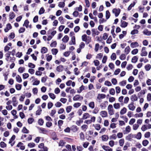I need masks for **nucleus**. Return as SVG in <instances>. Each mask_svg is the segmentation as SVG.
<instances>
[{
  "instance_id": "nucleus-30",
  "label": "nucleus",
  "mask_w": 151,
  "mask_h": 151,
  "mask_svg": "<svg viewBox=\"0 0 151 151\" xmlns=\"http://www.w3.org/2000/svg\"><path fill=\"white\" fill-rule=\"evenodd\" d=\"M93 126L96 130H99L101 129L100 125L99 124H96L95 125L93 124Z\"/></svg>"
},
{
  "instance_id": "nucleus-25",
  "label": "nucleus",
  "mask_w": 151,
  "mask_h": 151,
  "mask_svg": "<svg viewBox=\"0 0 151 151\" xmlns=\"http://www.w3.org/2000/svg\"><path fill=\"white\" fill-rule=\"evenodd\" d=\"M69 39V38L68 36L67 35H66L62 39V40L64 42H67L68 41Z\"/></svg>"
},
{
  "instance_id": "nucleus-16",
  "label": "nucleus",
  "mask_w": 151,
  "mask_h": 151,
  "mask_svg": "<svg viewBox=\"0 0 151 151\" xmlns=\"http://www.w3.org/2000/svg\"><path fill=\"white\" fill-rule=\"evenodd\" d=\"M131 47L132 48H134L138 47L139 46V44L137 42H132L131 44Z\"/></svg>"
},
{
  "instance_id": "nucleus-45",
  "label": "nucleus",
  "mask_w": 151,
  "mask_h": 151,
  "mask_svg": "<svg viewBox=\"0 0 151 151\" xmlns=\"http://www.w3.org/2000/svg\"><path fill=\"white\" fill-rule=\"evenodd\" d=\"M22 85L19 84H16L15 86V87L17 90H20L22 88Z\"/></svg>"
},
{
  "instance_id": "nucleus-17",
  "label": "nucleus",
  "mask_w": 151,
  "mask_h": 151,
  "mask_svg": "<svg viewBox=\"0 0 151 151\" xmlns=\"http://www.w3.org/2000/svg\"><path fill=\"white\" fill-rule=\"evenodd\" d=\"M91 31L93 35H98L99 33V32L96 29H92Z\"/></svg>"
},
{
  "instance_id": "nucleus-46",
  "label": "nucleus",
  "mask_w": 151,
  "mask_h": 151,
  "mask_svg": "<svg viewBox=\"0 0 151 151\" xmlns=\"http://www.w3.org/2000/svg\"><path fill=\"white\" fill-rule=\"evenodd\" d=\"M15 136L14 135H13L10 139L9 143V144H11L12 142L15 139Z\"/></svg>"
},
{
  "instance_id": "nucleus-35",
  "label": "nucleus",
  "mask_w": 151,
  "mask_h": 151,
  "mask_svg": "<svg viewBox=\"0 0 151 151\" xmlns=\"http://www.w3.org/2000/svg\"><path fill=\"white\" fill-rule=\"evenodd\" d=\"M80 139L82 140H84L85 139V136L84 133L81 132L80 134Z\"/></svg>"
},
{
  "instance_id": "nucleus-31",
  "label": "nucleus",
  "mask_w": 151,
  "mask_h": 151,
  "mask_svg": "<svg viewBox=\"0 0 151 151\" xmlns=\"http://www.w3.org/2000/svg\"><path fill=\"white\" fill-rule=\"evenodd\" d=\"M130 49L129 46H128L126 47L125 50L124 52L126 53V54L127 55L130 52Z\"/></svg>"
},
{
  "instance_id": "nucleus-52",
  "label": "nucleus",
  "mask_w": 151,
  "mask_h": 151,
  "mask_svg": "<svg viewBox=\"0 0 151 151\" xmlns=\"http://www.w3.org/2000/svg\"><path fill=\"white\" fill-rule=\"evenodd\" d=\"M116 56L114 53H113L111 56V60H114L116 59Z\"/></svg>"
},
{
  "instance_id": "nucleus-22",
  "label": "nucleus",
  "mask_w": 151,
  "mask_h": 151,
  "mask_svg": "<svg viewBox=\"0 0 151 151\" xmlns=\"http://www.w3.org/2000/svg\"><path fill=\"white\" fill-rule=\"evenodd\" d=\"M143 33L144 35L147 36H150L151 35V32L148 31L147 29L144 30L143 32Z\"/></svg>"
},
{
  "instance_id": "nucleus-47",
  "label": "nucleus",
  "mask_w": 151,
  "mask_h": 151,
  "mask_svg": "<svg viewBox=\"0 0 151 151\" xmlns=\"http://www.w3.org/2000/svg\"><path fill=\"white\" fill-rule=\"evenodd\" d=\"M149 143V142L147 140H145L143 141L142 144L144 146H146Z\"/></svg>"
},
{
  "instance_id": "nucleus-34",
  "label": "nucleus",
  "mask_w": 151,
  "mask_h": 151,
  "mask_svg": "<svg viewBox=\"0 0 151 151\" xmlns=\"http://www.w3.org/2000/svg\"><path fill=\"white\" fill-rule=\"evenodd\" d=\"M9 18L11 19H13L15 17L14 13L13 12H10L9 15Z\"/></svg>"
},
{
  "instance_id": "nucleus-12",
  "label": "nucleus",
  "mask_w": 151,
  "mask_h": 151,
  "mask_svg": "<svg viewBox=\"0 0 151 151\" xmlns=\"http://www.w3.org/2000/svg\"><path fill=\"white\" fill-rule=\"evenodd\" d=\"M69 43L70 45L72 44L75 45L76 44L75 37L74 36L72 37L71 40L69 42Z\"/></svg>"
},
{
  "instance_id": "nucleus-57",
  "label": "nucleus",
  "mask_w": 151,
  "mask_h": 151,
  "mask_svg": "<svg viewBox=\"0 0 151 151\" xmlns=\"http://www.w3.org/2000/svg\"><path fill=\"white\" fill-rule=\"evenodd\" d=\"M116 138V134H114L109 137L110 139H115Z\"/></svg>"
},
{
  "instance_id": "nucleus-43",
  "label": "nucleus",
  "mask_w": 151,
  "mask_h": 151,
  "mask_svg": "<svg viewBox=\"0 0 151 151\" xmlns=\"http://www.w3.org/2000/svg\"><path fill=\"white\" fill-rule=\"evenodd\" d=\"M72 109V106H68L66 108V111L67 113L70 112Z\"/></svg>"
},
{
  "instance_id": "nucleus-38",
  "label": "nucleus",
  "mask_w": 151,
  "mask_h": 151,
  "mask_svg": "<svg viewBox=\"0 0 151 151\" xmlns=\"http://www.w3.org/2000/svg\"><path fill=\"white\" fill-rule=\"evenodd\" d=\"M51 51L52 54L54 55H56L58 52V50L56 49H52Z\"/></svg>"
},
{
  "instance_id": "nucleus-15",
  "label": "nucleus",
  "mask_w": 151,
  "mask_h": 151,
  "mask_svg": "<svg viewBox=\"0 0 151 151\" xmlns=\"http://www.w3.org/2000/svg\"><path fill=\"white\" fill-rule=\"evenodd\" d=\"M128 24V23L125 22V21H123L122 20H121V26L123 28L126 27Z\"/></svg>"
},
{
  "instance_id": "nucleus-1",
  "label": "nucleus",
  "mask_w": 151,
  "mask_h": 151,
  "mask_svg": "<svg viewBox=\"0 0 151 151\" xmlns=\"http://www.w3.org/2000/svg\"><path fill=\"white\" fill-rule=\"evenodd\" d=\"M82 40L83 41L86 42V44H88L90 42H91V37L88 36L84 34L82 36Z\"/></svg>"
},
{
  "instance_id": "nucleus-26",
  "label": "nucleus",
  "mask_w": 151,
  "mask_h": 151,
  "mask_svg": "<svg viewBox=\"0 0 151 151\" xmlns=\"http://www.w3.org/2000/svg\"><path fill=\"white\" fill-rule=\"evenodd\" d=\"M102 140L104 141H107L109 137L107 135H104L102 136L101 137Z\"/></svg>"
},
{
  "instance_id": "nucleus-4",
  "label": "nucleus",
  "mask_w": 151,
  "mask_h": 151,
  "mask_svg": "<svg viewBox=\"0 0 151 151\" xmlns=\"http://www.w3.org/2000/svg\"><path fill=\"white\" fill-rule=\"evenodd\" d=\"M83 99V97L79 95H76L73 98V101H76L78 100H82Z\"/></svg>"
},
{
  "instance_id": "nucleus-63",
  "label": "nucleus",
  "mask_w": 151,
  "mask_h": 151,
  "mask_svg": "<svg viewBox=\"0 0 151 151\" xmlns=\"http://www.w3.org/2000/svg\"><path fill=\"white\" fill-rule=\"evenodd\" d=\"M44 123L43 120L42 119H40L38 121V123L40 125H42Z\"/></svg>"
},
{
  "instance_id": "nucleus-21",
  "label": "nucleus",
  "mask_w": 151,
  "mask_h": 151,
  "mask_svg": "<svg viewBox=\"0 0 151 151\" xmlns=\"http://www.w3.org/2000/svg\"><path fill=\"white\" fill-rule=\"evenodd\" d=\"M63 66L62 65H59L56 68V70L58 72H61L63 70Z\"/></svg>"
},
{
  "instance_id": "nucleus-33",
  "label": "nucleus",
  "mask_w": 151,
  "mask_h": 151,
  "mask_svg": "<svg viewBox=\"0 0 151 151\" xmlns=\"http://www.w3.org/2000/svg\"><path fill=\"white\" fill-rule=\"evenodd\" d=\"M124 142V139L123 138L121 139L119 141V143L120 146H122Z\"/></svg>"
},
{
  "instance_id": "nucleus-41",
  "label": "nucleus",
  "mask_w": 151,
  "mask_h": 151,
  "mask_svg": "<svg viewBox=\"0 0 151 151\" xmlns=\"http://www.w3.org/2000/svg\"><path fill=\"white\" fill-rule=\"evenodd\" d=\"M110 14L108 10H107L106 11V19H108L110 17Z\"/></svg>"
},
{
  "instance_id": "nucleus-60",
  "label": "nucleus",
  "mask_w": 151,
  "mask_h": 151,
  "mask_svg": "<svg viewBox=\"0 0 151 151\" xmlns=\"http://www.w3.org/2000/svg\"><path fill=\"white\" fill-rule=\"evenodd\" d=\"M151 68V65L150 64H148L145 66V69L147 71L150 70Z\"/></svg>"
},
{
  "instance_id": "nucleus-42",
  "label": "nucleus",
  "mask_w": 151,
  "mask_h": 151,
  "mask_svg": "<svg viewBox=\"0 0 151 151\" xmlns=\"http://www.w3.org/2000/svg\"><path fill=\"white\" fill-rule=\"evenodd\" d=\"M29 23V21L28 20H26L25 21L24 24H23V26H25L27 28L28 27Z\"/></svg>"
},
{
  "instance_id": "nucleus-40",
  "label": "nucleus",
  "mask_w": 151,
  "mask_h": 151,
  "mask_svg": "<svg viewBox=\"0 0 151 151\" xmlns=\"http://www.w3.org/2000/svg\"><path fill=\"white\" fill-rule=\"evenodd\" d=\"M39 129L42 132H41L42 133L44 134H45L47 132V131L46 130V129L44 128H40Z\"/></svg>"
},
{
  "instance_id": "nucleus-11",
  "label": "nucleus",
  "mask_w": 151,
  "mask_h": 151,
  "mask_svg": "<svg viewBox=\"0 0 151 151\" xmlns=\"http://www.w3.org/2000/svg\"><path fill=\"white\" fill-rule=\"evenodd\" d=\"M78 128L76 125H72L71 127V130L73 132H76L78 131Z\"/></svg>"
},
{
  "instance_id": "nucleus-5",
  "label": "nucleus",
  "mask_w": 151,
  "mask_h": 151,
  "mask_svg": "<svg viewBox=\"0 0 151 151\" xmlns=\"http://www.w3.org/2000/svg\"><path fill=\"white\" fill-rule=\"evenodd\" d=\"M120 12V9H114L112 10V12L113 13L115 14V16L116 17H117L119 14Z\"/></svg>"
},
{
  "instance_id": "nucleus-36",
  "label": "nucleus",
  "mask_w": 151,
  "mask_h": 151,
  "mask_svg": "<svg viewBox=\"0 0 151 151\" xmlns=\"http://www.w3.org/2000/svg\"><path fill=\"white\" fill-rule=\"evenodd\" d=\"M127 111V109L126 108L124 107L120 111V114L121 115L125 113Z\"/></svg>"
},
{
  "instance_id": "nucleus-29",
  "label": "nucleus",
  "mask_w": 151,
  "mask_h": 151,
  "mask_svg": "<svg viewBox=\"0 0 151 151\" xmlns=\"http://www.w3.org/2000/svg\"><path fill=\"white\" fill-rule=\"evenodd\" d=\"M16 79L17 81L19 83H21L22 81V80L21 77L19 75H17L16 76Z\"/></svg>"
},
{
  "instance_id": "nucleus-18",
  "label": "nucleus",
  "mask_w": 151,
  "mask_h": 151,
  "mask_svg": "<svg viewBox=\"0 0 151 151\" xmlns=\"http://www.w3.org/2000/svg\"><path fill=\"white\" fill-rule=\"evenodd\" d=\"M131 99L132 101H137V98L135 94H134L132 96Z\"/></svg>"
},
{
  "instance_id": "nucleus-10",
  "label": "nucleus",
  "mask_w": 151,
  "mask_h": 151,
  "mask_svg": "<svg viewBox=\"0 0 151 151\" xmlns=\"http://www.w3.org/2000/svg\"><path fill=\"white\" fill-rule=\"evenodd\" d=\"M102 148L106 151H112V149L110 148L109 146L103 145L102 146Z\"/></svg>"
},
{
  "instance_id": "nucleus-2",
  "label": "nucleus",
  "mask_w": 151,
  "mask_h": 151,
  "mask_svg": "<svg viewBox=\"0 0 151 151\" xmlns=\"http://www.w3.org/2000/svg\"><path fill=\"white\" fill-rule=\"evenodd\" d=\"M108 110L109 113L110 115H112L114 114V110L113 106L111 104H109L108 107Z\"/></svg>"
},
{
  "instance_id": "nucleus-55",
  "label": "nucleus",
  "mask_w": 151,
  "mask_h": 151,
  "mask_svg": "<svg viewBox=\"0 0 151 151\" xmlns=\"http://www.w3.org/2000/svg\"><path fill=\"white\" fill-rule=\"evenodd\" d=\"M58 6L60 7H63L65 6V3L64 2H60Z\"/></svg>"
},
{
  "instance_id": "nucleus-37",
  "label": "nucleus",
  "mask_w": 151,
  "mask_h": 151,
  "mask_svg": "<svg viewBox=\"0 0 151 151\" xmlns=\"http://www.w3.org/2000/svg\"><path fill=\"white\" fill-rule=\"evenodd\" d=\"M138 58L137 56L133 57L132 59V62L133 63H135L137 61Z\"/></svg>"
},
{
  "instance_id": "nucleus-56",
  "label": "nucleus",
  "mask_w": 151,
  "mask_h": 151,
  "mask_svg": "<svg viewBox=\"0 0 151 151\" xmlns=\"http://www.w3.org/2000/svg\"><path fill=\"white\" fill-rule=\"evenodd\" d=\"M138 49H135L132 50L131 52L132 54L133 55H135L137 54L138 52Z\"/></svg>"
},
{
  "instance_id": "nucleus-27",
  "label": "nucleus",
  "mask_w": 151,
  "mask_h": 151,
  "mask_svg": "<svg viewBox=\"0 0 151 151\" xmlns=\"http://www.w3.org/2000/svg\"><path fill=\"white\" fill-rule=\"evenodd\" d=\"M135 2H133V3H131L130 5L128 6L127 10L128 11H130L132 9V7H133L135 4Z\"/></svg>"
},
{
  "instance_id": "nucleus-50",
  "label": "nucleus",
  "mask_w": 151,
  "mask_h": 151,
  "mask_svg": "<svg viewBox=\"0 0 151 151\" xmlns=\"http://www.w3.org/2000/svg\"><path fill=\"white\" fill-rule=\"evenodd\" d=\"M22 132L24 133H28L29 132V131L25 127H24L22 130Z\"/></svg>"
},
{
  "instance_id": "nucleus-54",
  "label": "nucleus",
  "mask_w": 151,
  "mask_h": 151,
  "mask_svg": "<svg viewBox=\"0 0 151 151\" xmlns=\"http://www.w3.org/2000/svg\"><path fill=\"white\" fill-rule=\"evenodd\" d=\"M119 85L122 86H124L126 84V81H123L119 83Z\"/></svg>"
},
{
  "instance_id": "nucleus-58",
  "label": "nucleus",
  "mask_w": 151,
  "mask_h": 151,
  "mask_svg": "<svg viewBox=\"0 0 151 151\" xmlns=\"http://www.w3.org/2000/svg\"><path fill=\"white\" fill-rule=\"evenodd\" d=\"M143 114L142 113H139V114H136L134 116L135 117H142L143 116Z\"/></svg>"
},
{
  "instance_id": "nucleus-44",
  "label": "nucleus",
  "mask_w": 151,
  "mask_h": 151,
  "mask_svg": "<svg viewBox=\"0 0 151 151\" xmlns=\"http://www.w3.org/2000/svg\"><path fill=\"white\" fill-rule=\"evenodd\" d=\"M84 89V87L83 85H82L80 88L77 91V92L80 93H81L82 91Z\"/></svg>"
},
{
  "instance_id": "nucleus-28",
  "label": "nucleus",
  "mask_w": 151,
  "mask_h": 151,
  "mask_svg": "<svg viewBox=\"0 0 151 151\" xmlns=\"http://www.w3.org/2000/svg\"><path fill=\"white\" fill-rule=\"evenodd\" d=\"M47 51V48L46 47H43L41 49V52L42 54H44L46 53Z\"/></svg>"
},
{
  "instance_id": "nucleus-7",
  "label": "nucleus",
  "mask_w": 151,
  "mask_h": 151,
  "mask_svg": "<svg viewBox=\"0 0 151 151\" xmlns=\"http://www.w3.org/2000/svg\"><path fill=\"white\" fill-rule=\"evenodd\" d=\"M8 62L14 63L15 61V59L14 57H9L8 58L5 59Z\"/></svg>"
},
{
  "instance_id": "nucleus-3",
  "label": "nucleus",
  "mask_w": 151,
  "mask_h": 151,
  "mask_svg": "<svg viewBox=\"0 0 151 151\" xmlns=\"http://www.w3.org/2000/svg\"><path fill=\"white\" fill-rule=\"evenodd\" d=\"M134 137V135L132 134H130L126 137L125 139L126 140L129 141H131L132 140V139Z\"/></svg>"
},
{
  "instance_id": "nucleus-61",
  "label": "nucleus",
  "mask_w": 151,
  "mask_h": 151,
  "mask_svg": "<svg viewBox=\"0 0 151 151\" xmlns=\"http://www.w3.org/2000/svg\"><path fill=\"white\" fill-rule=\"evenodd\" d=\"M81 105V104L80 103L77 102L75 103L73 105V106L75 108H78Z\"/></svg>"
},
{
  "instance_id": "nucleus-19",
  "label": "nucleus",
  "mask_w": 151,
  "mask_h": 151,
  "mask_svg": "<svg viewBox=\"0 0 151 151\" xmlns=\"http://www.w3.org/2000/svg\"><path fill=\"white\" fill-rule=\"evenodd\" d=\"M90 117V115L88 113H85L83 115L82 118L83 119H87Z\"/></svg>"
},
{
  "instance_id": "nucleus-6",
  "label": "nucleus",
  "mask_w": 151,
  "mask_h": 151,
  "mask_svg": "<svg viewBox=\"0 0 151 151\" xmlns=\"http://www.w3.org/2000/svg\"><path fill=\"white\" fill-rule=\"evenodd\" d=\"M146 47H143L142 48L141 55L142 56H146L147 54V52L146 51Z\"/></svg>"
},
{
  "instance_id": "nucleus-51",
  "label": "nucleus",
  "mask_w": 151,
  "mask_h": 151,
  "mask_svg": "<svg viewBox=\"0 0 151 151\" xmlns=\"http://www.w3.org/2000/svg\"><path fill=\"white\" fill-rule=\"evenodd\" d=\"M35 144L33 142L29 143L28 144V146L30 148H32L35 147Z\"/></svg>"
},
{
  "instance_id": "nucleus-59",
  "label": "nucleus",
  "mask_w": 151,
  "mask_h": 151,
  "mask_svg": "<svg viewBox=\"0 0 151 151\" xmlns=\"http://www.w3.org/2000/svg\"><path fill=\"white\" fill-rule=\"evenodd\" d=\"M45 11V10L44 8L43 7H41L39 11V14H41L44 13Z\"/></svg>"
},
{
  "instance_id": "nucleus-13",
  "label": "nucleus",
  "mask_w": 151,
  "mask_h": 151,
  "mask_svg": "<svg viewBox=\"0 0 151 151\" xmlns=\"http://www.w3.org/2000/svg\"><path fill=\"white\" fill-rule=\"evenodd\" d=\"M106 95L103 94H99L97 97V99L100 100L101 99H104L106 97Z\"/></svg>"
},
{
  "instance_id": "nucleus-48",
  "label": "nucleus",
  "mask_w": 151,
  "mask_h": 151,
  "mask_svg": "<svg viewBox=\"0 0 151 151\" xmlns=\"http://www.w3.org/2000/svg\"><path fill=\"white\" fill-rule=\"evenodd\" d=\"M65 142L63 140H60L59 143V146H63L65 144Z\"/></svg>"
},
{
  "instance_id": "nucleus-9",
  "label": "nucleus",
  "mask_w": 151,
  "mask_h": 151,
  "mask_svg": "<svg viewBox=\"0 0 151 151\" xmlns=\"http://www.w3.org/2000/svg\"><path fill=\"white\" fill-rule=\"evenodd\" d=\"M133 104L134 103L132 102L128 105V107L129 110L134 111L135 109V107L134 105Z\"/></svg>"
},
{
  "instance_id": "nucleus-49",
  "label": "nucleus",
  "mask_w": 151,
  "mask_h": 151,
  "mask_svg": "<svg viewBox=\"0 0 151 151\" xmlns=\"http://www.w3.org/2000/svg\"><path fill=\"white\" fill-rule=\"evenodd\" d=\"M89 106L92 109L94 108L95 106L94 102H90L89 104Z\"/></svg>"
},
{
  "instance_id": "nucleus-39",
  "label": "nucleus",
  "mask_w": 151,
  "mask_h": 151,
  "mask_svg": "<svg viewBox=\"0 0 151 151\" xmlns=\"http://www.w3.org/2000/svg\"><path fill=\"white\" fill-rule=\"evenodd\" d=\"M88 126L86 124H83L81 127L82 129L85 132L86 129H87Z\"/></svg>"
},
{
  "instance_id": "nucleus-53",
  "label": "nucleus",
  "mask_w": 151,
  "mask_h": 151,
  "mask_svg": "<svg viewBox=\"0 0 151 151\" xmlns=\"http://www.w3.org/2000/svg\"><path fill=\"white\" fill-rule=\"evenodd\" d=\"M34 119L33 118H29L28 120V122L29 124H31L34 121Z\"/></svg>"
},
{
  "instance_id": "nucleus-20",
  "label": "nucleus",
  "mask_w": 151,
  "mask_h": 151,
  "mask_svg": "<svg viewBox=\"0 0 151 151\" xmlns=\"http://www.w3.org/2000/svg\"><path fill=\"white\" fill-rule=\"evenodd\" d=\"M134 138H136L137 139H141L142 137V135L140 132H139L136 135H134Z\"/></svg>"
},
{
  "instance_id": "nucleus-62",
  "label": "nucleus",
  "mask_w": 151,
  "mask_h": 151,
  "mask_svg": "<svg viewBox=\"0 0 151 151\" xmlns=\"http://www.w3.org/2000/svg\"><path fill=\"white\" fill-rule=\"evenodd\" d=\"M126 58V55L124 54H122L120 56V59L121 60H124Z\"/></svg>"
},
{
  "instance_id": "nucleus-23",
  "label": "nucleus",
  "mask_w": 151,
  "mask_h": 151,
  "mask_svg": "<svg viewBox=\"0 0 151 151\" xmlns=\"http://www.w3.org/2000/svg\"><path fill=\"white\" fill-rule=\"evenodd\" d=\"M38 109L36 111V115H39L41 114L42 110L40 106L38 107Z\"/></svg>"
},
{
  "instance_id": "nucleus-64",
  "label": "nucleus",
  "mask_w": 151,
  "mask_h": 151,
  "mask_svg": "<svg viewBox=\"0 0 151 151\" xmlns=\"http://www.w3.org/2000/svg\"><path fill=\"white\" fill-rule=\"evenodd\" d=\"M109 93L112 95H114L115 93L114 89L113 88H111L109 91Z\"/></svg>"
},
{
  "instance_id": "nucleus-24",
  "label": "nucleus",
  "mask_w": 151,
  "mask_h": 151,
  "mask_svg": "<svg viewBox=\"0 0 151 151\" xmlns=\"http://www.w3.org/2000/svg\"><path fill=\"white\" fill-rule=\"evenodd\" d=\"M131 128L129 126H127L125 128V131L124 133V134H127L130 132Z\"/></svg>"
},
{
  "instance_id": "nucleus-8",
  "label": "nucleus",
  "mask_w": 151,
  "mask_h": 151,
  "mask_svg": "<svg viewBox=\"0 0 151 151\" xmlns=\"http://www.w3.org/2000/svg\"><path fill=\"white\" fill-rule=\"evenodd\" d=\"M13 105L14 106H16L18 104V101H17V99L15 96L13 97L12 98Z\"/></svg>"
},
{
  "instance_id": "nucleus-14",
  "label": "nucleus",
  "mask_w": 151,
  "mask_h": 151,
  "mask_svg": "<svg viewBox=\"0 0 151 151\" xmlns=\"http://www.w3.org/2000/svg\"><path fill=\"white\" fill-rule=\"evenodd\" d=\"M107 112L106 111H101L100 113V115L103 117H105L107 116Z\"/></svg>"
},
{
  "instance_id": "nucleus-32",
  "label": "nucleus",
  "mask_w": 151,
  "mask_h": 151,
  "mask_svg": "<svg viewBox=\"0 0 151 151\" xmlns=\"http://www.w3.org/2000/svg\"><path fill=\"white\" fill-rule=\"evenodd\" d=\"M114 108L116 109H119L120 108V104L119 103H115L114 104Z\"/></svg>"
}]
</instances>
